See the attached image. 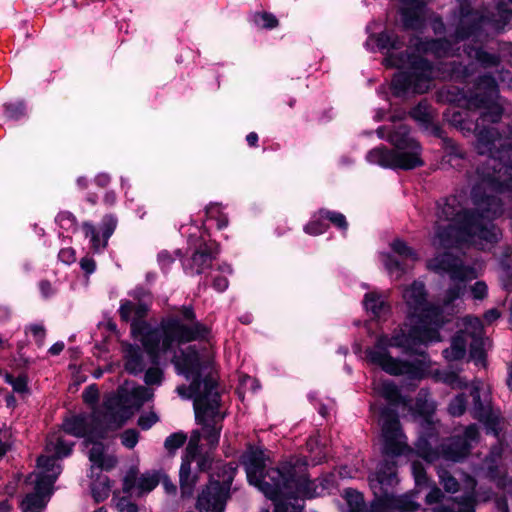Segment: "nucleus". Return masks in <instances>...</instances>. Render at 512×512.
Wrapping results in <instances>:
<instances>
[{
  "mask_svg": "<svg viewBox=\"0 0 512 512\" xmlns=\"http://www.w3.org/2000/svg\"><path fill=\"white\" fill-rule=\"evenodd\" d=\"M391 121L393 125L381 126L376 132L379 138L387 140L394 148H374L367 153V161L390 169L411 170L422 166L421 147L410 135L408 126L402 123L396 125V116H392Z\"/></svg>",
  "mask_w": 512,
  "mask_h": 512,
  "instance_id": "obj_7",
  "label": "nucleus"
},
{
  "mask_svg": "<svg viewBox=\"0 0 512 512\" xmlns=\"http://www.w3.org/2000/svg\"><path fill=\"white\" fill-rule=\"evenodd\" d=\"M56 222L66 231H75L77 226L76 217L69 211H62L56 216Z\"/></svg>",
  "mask_w": 512,
  "mask_h": 512,
  "instance_id": "obj_43",
  "label": "nucleus"
},
{
  "mask_svg": "<svg viewBox=\"0 0 512 512\" xmlns=\"http://www.w3.org/2000/svg\"><path fill=\"white\" fill-rule=\"evenodd\" d=\"M381 437L383 453L389 456H410L414 452L427 462L440 458L446 461L459 462L464 459L471 449L470 444L460 437H452L441 446V450L434 449L429 439L420 436L416 442L415 450L407 443L403 434L397 412L384 407L380 412Z\"/></svg>",
  "mask_w": 512,
  "mask_h": 512,
  "instance_id": "obj_4",
  "label": "nucleus"
},
{
  "mask_svg": "<svg viewBox=\"0 0 512 512\" xmlns=\"http://www.w3.org/2000/svg\"><path fill=\"white\" fill-rule=\"evenodd\" d=\"M27 331H30L38 345H43L46 336V330L41 324H32L27 327Z\"/></svg>",
  "mask_w": 512,
  "mask_h": 512,
  "instance_id": "obj_55",
  "label": "nucleus"
},
{
  "mask_svg": "<svg viewBox=\"0 0 512 512\" xmlns=\"http://www.w3.org/2000/svg\"><path fill=\"white\" fill-rule=\"evenodd\" d=\"M148 306L140 302L124 300L121 302L119 314L124 321H132L133 332L137 329V321L145 317Z\"/></svg>",
  "mask_w": 512,
  "mask_h": 512,
  "instance_id": "obj_24",
  "label": "nucleus"
},
{
  "mask_svg": "<svg viewBox=\"0 0 512 512\" xmlns=\"http://www.w3.org/2000/svg\"><path fill=\"white\" fill-rule=\"evenodd\" d=\"M471 396L473 398L472 412H473L474 418H476L480 421L487 420L489 413H490V409L487 405H484L482 403L481 397H480V389L478 386H473V388L471 390Z\"/></svg>",
  "mask_w": 512,
  "mask_h": 512,
  "instance_id": "obj_35",
  "label": "nucleus"
},
{
  "mask_svg": "<svg viewBox=\"0 0 512 512\" xmlns=\"http://www.w3.org/2000/svg\"><path fill=\"white\" fill-rule=\"evenodd\" d=\"M377 46L380 50H395L403 46V41L393 32L384 31L376 38Z\"/></svg>",
  "mask_w": 512,
  "mask_h": 512,
  "instance_id": "obj_34",
  "label": "nucleus"
},
{
  "mask_svg": "<svg viewBox=\"0 0 512 512\" xmlns=\"http://www.w3.org/2000/svg\"><path fill=\"white\" fill-rule=\"evenodd\" d=\"M410 46L420 54H432L437 58L454 55V49L446 39L423 40L419 37H413L410 40Z\"/></svg>",
  "mask_w": 512,
  "mask_h": 512,
  "instance_id": "obj_21",
  "label": "nucleus"
},
{
  "mask_svg": "<svg viewBox=\"0 0 512 512\" xmlns=\"http://www.w3.org/2000/svg\"><path fill=\"white\" fill-rule=\"evenodd\" d=\"M208 327L196 319L192 306H182L176 314L163 318L156 328H146L141 342L149 354L151 362L156 364L160 354L170 351L175 344L206 339Z\"/></svg>",
  "mask_w": 512,
  "mask_h": 512,
  "instance_id": "obj_6",
  "label": "nucleus"
},
{
  "mask_svg": "<svg viewBox=\"0 0 512 512\" xmlns=\"http://www.w3.org/2000/svg\"><path fill=\"white\" fill-rule=\"evenodd\" d=\"M125 369L130 374L141 373L146 363L144 361V353L139 346L128 345L125 348Z\"/></svg>",
  "mask_w": 512,
  "mask_h": 512,
  "instance_id": "obj_27",
  "label": "nucleus"
},
{
  "mask_svg": "<svg viewBox=\"0 0 512 512\" xmlns=\"http://www.w3.org/2000/svg\"><path fill=\"white\" fill-rule=\"evenodd\" d=\"M501 281L503 288L511 292L512 291V262L504 261L502 262V273H501Z\"/></svg>",
  "mask_w": 512,
  "mask_h": 512,
  "instance_id": "obj_51",
  "label": "nucleus"
},
{
  "mask_svg": "<svg viewBox=\"0 0 512 512\" xmlns=\"http://www.w3.org/2000/svg\"><path fill=\"white\" fill-rule=\"evenodd\" d=\"M117 508L120 512H138L137 505L125 497L119 499Z\"/></svg>",
  "mask_w": 512,
  "mask_h": 512,
  "instance_id": "obj_60",
  "label": "nucleus"
},
{
  "mask_svg": "<svg viewBox=\"0 0 512 512\" xmlns=\"http://www.w3.org/2000/svg\"><path fill=\"white\" fill-rule=\"evenodd\" d=\"M467 400L465 394H459L454 397L448 406V411L452 416H461L466 410Z\"/></svg>",
  "mask_w": 512,
  "mask_h": 512,
  "instance_id": "obj_48",
  "label": "nucleus"
},
{
  "mask_svg": "<svg viewBox=\"0 0 512 512\" xmlns=\"http://www.w3.org/2000/svg\"><path fill=\"white\" fill-rule=\"evenodd\" d=\"M274 512H302V506L298 503L279 502L275 503Z\"/></svg>",
  "mask_w": 512,
  "mask_h": 512,
  "instance_id": "obj_58",
  "label": "nucleus"
},
{
  "mask_svg": "<svg viewBox=\"0 0 512 512\" xmlns=\"http://www.w3.org/2000/svg\"><path fill=\"white\" fill-rule=\"evenodd\" d=\"M382 495L378 496L374 491L376 498L372 501L367 512H414L419 505L412 502L407 497H398L387 490H380Z\"/></svg>",
  "mask_w": 512,
  "mask_h": 512,
  "instance_id": "obj_17",
  "label": "nucleus"
},
{
  "mask_svg": "<svg viewBox=\"0 0 512 512\" xmlns=\"http://www.w3.org/2000/svg\"><path fill=\"white\" fill-rule=\"evenodd\" d=\"M440 484L449 493H455L459 489V483L447 470L439 468L437 471Z\"/></svg>",
  "mask_w": 512,
  "mask_h": 512,
  "instance_id": "obj_40",
  "label": "nucleus"
},
{
  "mask_svg": "<svg viewBox=\"0 0 512 512\" xmlns=\"http://www.w3.org/2000/svg\"><path fill=\"white\" fill-rule=\"evenodd\" d=\"M241 462L245 467L247 479L249 483L257 487L264 494V487L277 484L284 471L289 467L287 463L281 464L279 467L271 468L264 473L266 457L264 451L259 447H249L242 455Z\"/></svg>",
  "mask_w": 512,
  "mask_h": 512,
  "instance_id": "obj_12",
  "label": "nucleus"
},
{
  "mask_svg": "<svg viewBox=\"0 0 512 512\" xmlns=\"http://www.w3.org/2000/svg\"><path fill=\"white\" fill-rule=\"evenodd\" d=\"M139 432L136 429H127L120 435L121 443L128 449L134 448L139 441Z\"/></svg>",
  "mask_w": 512,
  "mask_h": 512,
  "instance_id": "obj_50",
  "label": "nucleus"
},
{
  "mask_svg": "<svg viewBox=\"0 0 512 512\" xmlns=\"http://www.w3.org/2000/svg\"><path fill=\"white\" fill-rule=\"evenodd\" d=\"M158 262L162 269H168L174 262V257L168 251H161L158 254Z\"/></svg>",
  "mask_w": 512,
  "mask_h": 512,
  "instance_id": "obj_63",
  "label": "nucleus"
},
{
  "mask_svg": "<svg viewBox=\"0 0 512 512\" xmlns=\"http://www.w3.org/2000/svg\"><path fill=\"white\" fill-rule=\"evenodd\" d=\"M469 341L464 334H456L449 348L443 350V356L448 361H457L465 357Z\"/></svg>",
  "mask_w": 512,
  "mask_h": 512,
  "instance_id": "obj_30",
  "label": "nucleus"
},
{
  "mask_svg": "<svg viewBox=\"0 0 512 512\" xmlns=\"http://www.w3.org/2000/svg\"><path fill=\"white\" fill-rule=\"evenodd\" d=\"M110 482L107 477L99 478L91 486L93 498L96 502H100L108 498L110 493Z\"/></svg>",
  "mask_w": 512,
  "mask_h": 512,
  "instance_id": "obj_39",
  "label": "nucleus"
},
{
  "mask_svg": "<svg viewBox=\"0 0 512 512\" xmlns=\"http://www.w3.org/2000/svg\"><path fill=\"white\" fill-rule=\"evenodd\" d=\"M448 100H463L470 109H483L474 124L463 120L460 113L453 114V122L461 130L474 132L476 151L488 156V159L485 165L477 168L479 181L471 190L473 210L465 209L456 195L437 202L432 245L440 249L451 248L462 242L497 243L502 238V232L492 220L502 215L503 203L497 196L487 192L512 194L511 140L502 137L495 127L486 126L487 122H500L504 113L498 84L494 77L486 74L478 78L474 92L466 94L457 89V94Z\"/></svg>",
  "mask_w": 512,
  "mask_h": 512,
  "instance_id": "obj_1",
  "label": "nucleus"
},
{
  "mask_svg": "<svg viewBox=\"0 0 512 512\" xmlns=\"http://www.w3.org/2000/svg\"><path fill=\"white\" fill-rule=\"evenodd\" d=\"M58 258L65 264H71L75 261V251L72 248H63L59 251Z\"/></svg>",
  "mask_w": 512,
  "mask_h": 512,
  "instance_id": "obj_62",
  "label": "nucleus"
},
{
  "mask_svg": "<svg viewBox=\"0 0 512 512\" xmlns=\"http://www.w3.org/2000/svg\"><path fill=\"white\" fill-rule=\"evenodd\" d=\"M80 267L86 275H91L96 270V262L93 258L86 256L80 260Z\"/></svg>",
  "mask_w": 512,
  "mask_h": 512,
  "instance_id": "obj_61",
  "label": "nucleus"
},
{
  "mask_svg": "<svg viewBox=\"0 0 512 512\" xmlns=\"http://www.w3.org/2000/svg\"><path fill=\"white\" fill-rule=\"evenodd\" d=\"M372 386L374 392L391 405H397L400 402L401 394L399 388L392 381L374 379Z\"/></svg>",
  "mask_w": 512,
  "mask_h": 512,
  "instance_id": "obj_28",
  "label": "nucleus"
},
{
  "mask_svg": "<svg viewBox=\"0 0 512 512\" xmlns=\"http://www.w3.org/2000/svg\"><path fill=\"white\" fill-rule=\"evenodd\" d=\"M5 116L9 120H19L25 116V105L22 101L4 105Z\"/></svg>",
  "mask_w": 512,
  "mask_h": 512,
  "instance_id": "obj_42",
  "label": "nucleus"
},
{
  "mask_svg": "<svg viewBox=\"0 0 512 512\" xmlns=\"http://www.w3.org/2000/svg\"><path fill=\"white\" fill-rule=\"evenodd\" d=\"M369 482L373 490H385L384 487H392L397 483L396 463L390 460L381 462L376 472L369 477Z\"/></svg>",
  "mask_w": 512,
  "mask_h": 512,
  "instance_id": "obj_23",
  "label": "nucleus"
},
{
  "mask_svg": "<svg viewBox=\"0 0 512 512\" xmlns=\"http://www.w3.org/2000/svg\"><path fill=\"white\" fill-rule=\"evenodd\" d=\"M136 405L140 406L153 397V392L145 386L133 387L130 391Z\"/></svg>",
  "mask_w": 512,
  "mask_h": 512,
  "instance_id": "obj_47",
  "label": "nucleus"
},
{
  "mask_svg": "<svg viewBox=\"0 0 512 512\" xmlns=\"http://www.w3.org/2000/svg\"><path fill=\"white\" fill-rule=\"evenodd\" d=\"M217 254L218 248L214 243L201 242L190 257L182 260L184 272L191 276L202 274L212 266Z\"/></svg>",
  "mask_w": 512,
  "mask_h": 512,
  "instance_id": "obj_15",
  "label": "nucleus"
},
{
  "mask_svg": "<svg viewBox=\"0 0 512 512\" xmlns=\"http://www.w3.org/2000/svg\"><path fill=\"white\" fill-rule=\"evenodd\" d=\"M413 119L420 123H428L430 121L429 105L425 101H421L416 107L410 111Z\"/></svg>",
  "mask_w": 512,
  "mask_h": 512,
  "instance_id": "obj_45",
  "label": "nucleus"
},
{
  "mask_svg": "<svg viewBox=\"0 0 512 512\" xmlns=\"http://www.w3.org/2000/svg\"><path fill=\"white\" fill-rule=\"evenodd\" d=\"M83 444L88 449L87 455L92 463V468L110 470L116 465L117 459L113 455L105 453V447L102 442L92 441L90 438H87Z\"/></svg>",
  "mask_w": 512,
  "mask_h": 512,
  "instance_id": "obj_22",
  "label": "nucleus"
},
{
  "mask_svg": "<svg viewBox=\"0 0 512 512\" xmlns=\"http://www.w3.org/2000/svg\"><path fill=\"white\" fill-rule=\"evenodd\" d=\"M425 285L414 281L403 292L408 307L407 323L389 337H378L366 350L367 360L391 375L421 379L430 366L423 345L441 341L440 327L447 321L442 309L427 301Z\"/></svg>",
  "mask_w": 512,
  "mask_h": 512,
  "instance_id": "obj_2",
  "label": "nucleus"
},
{
  "mask_svg": "<svg viewBox=\"0 0 512 512\" xmlns=\"http://www.w3.org/2000/svg\"><path fill=\"white\" fill-rule=\"evenodd\" d=\"M401 20L405 29L421 30L425 25L427 0H399Z\"/></svg>",
  "mask_w": 512,
  "mask_h": 512,
  "instance_id": "obj_18",
  "label": "nucleus"
},
{
  "mask_svg": "<svg viewBox=\"0 0 512 512\" xmlns=\"http://www.w3.org/2000/svg\"><path fill=\"white\" fill-rule=\"evenodd\" d=\"M83 401L89 405H95L99 398V391L96 385H90L82 393Z\"/></svg>",
  "mask_w": 512,
  "mask_h": 512,
  "instance_id": "obj_54",
  "label": "nucleus"
},
{
  "mask_svg": "<svg viewBox=\"0 0 512 512\" xmlns=\"http://www.w3.org/2000/svg\"><path fill=\"white\" fill-rule=\"evenodd\" d=\"M325 219L320 218V215L317 213L314 215L313 219L304 227V231L307 234L316 236L323 234L327 228L328 225L324 222Z\"/></svg>",
  "mask_w": 512,
  "mask_h": 512,
  "instance_id": "obj_41",
  "label": "nucleus"
},
{
  "mask_svg": "<svg viewBox=\"0 0 512 512\" xmlns=\"http://www.w3.org/2000/svg\"><path fill=\"white\" fill-rule=\"evenodd\" d=\"M363 304L365 309L371 312L375 317H380L387 310L383 296L376 292L367 293L364 297Z\"/></svg>",
  "mask_w": 512,
  "mask_h": 512,
  "instance_id": "obj_32",
  "label": "nucleus"
},
{
  "mask_svg": "<svg viewBox=\"0 0 512 512\" xmlns=\"http://www.w3.org/2000/svg\"><path fill=\"white\" fill-rule=\"evenodd\" d=\"M443 498V493L440 488L433 486L428 494L426 495V503L434 504L439 502Z\"/></svg>",
  "mask_w": 512,
  "mask_h": 512,
  "instance_id": "obj_64",
  "label": "nucleus"
},
{
  "mask_svg": "<svg viewBox=\"0 0 512 512\" xmlns=\"http://www.w3.org/2000/svg\"><path fill=\"white\" fill-rule=\"evenodd\" d=\"M470 346V359L475 362L476 365L485 366L486 353L484 349V338L474 339L469 341Z\"/></svg>",
  "mask_w": 512,
  "mask_h": 512,
  "instance_id": "obj_38",
  "label": "nucleus"
},
{
  "mask_svg": "<svg viewBox=\"0 0 512 512\" xmlns=\"http://www.w3.org/2000/svg\"><path fill=\"white\" fill-rule=\"evenodd\" d=\"M117 224L118 220L112 214H107L102 218L99 229L92 222L85 221L82 223L84 236L89 239L90 248L93 252L101 253L107 248L108 241L113 235Z\"/></svg>",
  "mask_w": 512,
  "mask_h": 512,
  "instance_id": "obj_14",
  "label": "nucleus"
},
{
  "mask_svg": "<svg viewBox=\"0 0 512 512\" xmlns=\"http://www.w3.org/2000/svg\"><path fill=\"white\" fill-rule=\"evenodd\" d=\"M253 20L255 24L266 29H272L278 26L277 18L273 14L267 12L256 13L253 16Z\"/></svg>",
  "mask_w": 512,
  "mask_h": 512,
  "instance_id": "obj_46",
  "label": "nucleus"
},
{
  "mask_svg": "<svg viewBox=\"0 0 512 512\" xmlns=\"http://www.w3.org/2000/svg\"><path fill=\"white\" fill-rule=\"evenodd\" d=\"M471 293H472L474 299L483 300L487 296L488 287L485 282L477 281L471 287Z\"/></svg>",
  "mask_w": 512,
  "mask_h": 512,
  "instance_id": "obj_57",
  "label": "nucleus"
},
{
  "mask_svg": "<svg viewBox=\"0 0 512 512\" xmlns=\"http://www.w3.org/2000/svg\"><path fill=\"white\" fill-rule=\"evenodd\" d=\"M173 363L179 374L191 380L190 397L194 400L195 419L202 427L201 431H192L186 447L185 457L193 459L198 452L202 433L212 447L218 445L225 418V413L219 410L220 395L211 373L213 353L206 348L198 351L195 346H190L180 356L175 355Z\"/></svg>",
  "mask_w": 512,
  "mask_h": 512,
  "instance_id": "obj_3",
  "label": "nucleus"
},
{
  "mask_svg": "<svg viewBox=\"0 0 512 512\" xmlns=\"http://www.w3.org/2000/svg\"><path fill=\"white\" fill-rule=\"evenodd\" d=\"M475 495L468 493L466 495L453 498L451 505H440L433 509V512H475Z\"/></svg>",
  "mask_w": 512,
  "mask_h": 512,
  "instance_id": "obj_26",
  "label": "nucleus"
},
{
  "mask_svg": "<svg viewBox=\"0 0 512 512\" xmlns=\"http://www.w3.org/2000/svg\"><path fill=\"white\" fill-rule=\"evenodd\" d=\"M159 484V478L156 474L145 473L137 477L135 471H129L123 480V492L129 495L134 493L141 496L151 492Z\"/></svg>",
  "mask_w": 512,
  "mask_h": 512,
  "instance_id": "obj_20",
  "label": "nucleus"
},
{
  "mask_svg": "<svg viewBox=\"0 0 512 512\" xmlns=\"http://www.w3.org/2000/svg\"><path fill=\"white\" fill-rule=\"evenodd\" d=\"M163 379V373L159 368H149L144 377V381L147 385H160Z\"/></svg>",
  "mask_w": 512,
  "mask_h": 512,
  "instance_id": "obj_53",
  "label": "nucleus"
},
{
  "mask_svg": "<svg viewBox=\"0 0 512 512\" xmlns=\"http://www.w3.org/2000/svg\"><path fill=\"white\" fill-rule=\"evenodd\" d=\"M427 267L440 275H449L453 282L446 292L445 306H449L454 300L460 298L465 292L466 282L477 277L473 267L463 265L460 258L450 253H444L429 260Z\"/></svg>",
  "mask_w": 512,
  "mask_h": 512,
  "instance_id": "obj_11",
  "label": "nucleus"
},
{
  "mask_svg": "<svg viewBox=\"0 0 512 512\" xmlns=\"http://www.w3.org/2000/svg\"><path fill=\"white\" fill-rule=\"evenodd\" d=\"M390 246L392 251L401 257L403 261L416 262L418 260L416 251L408 246L406 242L396 239ZM382 261L390 275L400 278L405 273V262L398 261L393 255L388 253L382 254Z\"/></svg>",
  "mask_w": 512,
  "mask_h": 512,
  "instance_id": "obj_16",
  "label": "nucleus"
},
{
  "mask_svg": "<svg viewBox=\"0 0 512 512\" xmlns=\"http://www.w3.org/2000/svg\"><path fill=\"white\" fill-rule=\"evenodd\" d=\"M385 62L387 66L406 68L396 73L392 80L393 94L397 97L426 93L434 78L457 80L469 75L468 68L456 61L442 62L434 68L428 60L408 53H391Z\"/></svg>",
  "mask_w": 512,
  "mask_h": 512,
  "instance_id": "obj_5",
  "label": "nucleus"
},
{
  "mask_svg": "<svg viewBox=\"0 0 512 512\" xmlns=\"http://www.w3.org/2000/svg\"><path fill=\"white\" fill-rule=\"evenodd\" d=\"M464 329L459 331L458 334H464L468 341L483 338V325L479 318L466 316L463 318Z\"/></svg>",
  "mask_w": 512,
  "mask_h": 512,
  "instance_id": "obj_31",
  "label": "nucleus"
},
{
  "mask_svg": "<svg viewBox=\"0 0 512 512\" xmlns=\"http://www.w3.org/2000/svg\"><path fill=\"white\" fill-rule=\"evenodd\" d=\"M187 440V436L183 432H176L169 435L164 442V447L169 452H174L180 448Z\"/></svg>",
  "mask_w": 512,
  "mask_h": 512,
  "instance_id": "obj_44",
  "label": "nucleus"
},
{
  "mask_svg": "<svg viewBox=\"0 0 512 512\" xmlns=\"http://www.w3.org/2000/svg\"><path fill=\"white\" fill-rule=\"evenodd\" d=\"M224 470L228 476L222 483L211 480L199 494L196 502L199 512H224L236 468L225 465Z\"/></svg>",
  "mask_w": 512,
  "mask_h": 512,
  "instance_id": "obj_13",
  "label": "nucleus"
},
{
  "mask_svg": "<svg viewBox=\"0 0 512 512\" xmlns=\"http://www.w3.org/2000/svg\"><path fill=\"white\" fill-rule=\"evenodd\" d=\"M73 443L63 440L60 432L47 437L46 452L50 455H41L37 460L39 473L34 475V492L26 495L21 503L23 512H42L52 494L53 484L62 471L58 460L67 457L72 452Z\"/></svg>",
  "mask_w": 512,
  "mask_h": 512,
  "instance_id": "obj_8",
  "label": "nucleus"
},
{
  "mask_svg": "<svg viewBox=\"0 0 512 512\" xmlns=\"http://www.w3.org/2000/svg\"><path fill=\"white\" fill-rule=\"evenodd\" d=\"M487 20L486 16L480 15L478 12L461 10L457 27L455 30V41L459 42L466 39L476 40L481 35L483 23Z\"/></svg>",
  "mask_w": 512,
  "mask_h": 512,
  "instance_id": "obj_19",
  "label": "nucleus"
},
{
  "mask_svg": "<svg viewBox=\"0 0 512 512\" xmlns=\"http://www.w3.org/2000/svg\"><path fill=\"white\" fill-rule=\"evenodd\" d=\"M345 499L348 504V512H367V506L363 495L355 490H345Z\"/></svg>",
  "mask_w": 512,
  "mask_h": 512,
  "instance_id": "obj_36",
  "label": "nucleus"
},
{
  "mask_svg": "<svg viewBox=\"0 0 512 512\" xmlns=\"http://www.w3.org/2000/svg\"><path fill=\"white\" fill-rule=\"evenodd\" d=\"M192 459L184 457L179 470V482L182 497H191L197 483V476L191 472Z\"/></svg>",
  "mask_w": 512,
  "mask_h": 512,
  "instance_id": "obj_25",
  "label": "nucleus"
},
{
  "mask_svg": "<svg viewBox=\"0 0 512 512\" xmlns=\"http://www.w3.org/2000/svg\"><path fill=\"white\" fill-rule=\"evenodd\" d=\"M8 382L12 385L15 392L23 393L27 390V381L24 377L13 378L9 376Z\"/></svg>",
  "mask_w": 512,
  "mask_h": 512,
  "instance_id": "obj_59",
  "label": "nucleus"
},
{
  "mask_svg": "<svg viewBox=\"0 0 512 512\" xmlns=\"http://www.w3.org/2000/svg\"><path fill=\"white\" fill-rule=\"evenodd\" d=\"M468 58L475 60L481 66L494 67L500 63V56L483 50L481 47L467 46L464 49Z\"/></svg>",
  "mask_w": 512,
  "mask_h": 512,
  "instance_id": "obj_29",
  "label": "nucleus"
},
{
  "mask_svg": "<svg viewBox=\"0 0 512 512\" xmlns=\"http://www.w3.org/2000/svg\"><path fill=\"white\" fill-rule=\"evenodd\" d=\"M127 419V408L120 397L110 395L106 397L100 409L95 410L91 416L77 415L64 420L62 429L74 437H85L91 431V422H97L106 429L118 428Z\"/></svg>",
  "mask_w": 512,
  "mask_h": 512,
  "instance_id": "obj_9",
  "label": "nucleus"
},
{
  "mask_svg": "<svg viewBox=\"0 0 512 512\" xmlns=\"http://www.w3.org/2000/svg\"><path fill=\"white\" fill-rule=\"evenodd\" d=\"M412 472L414 475L415 482L418 486L427 484L426 473L421 464L413 462L412 463Z\"/></svg>",
  "mask_w": 512,
  "mask_h": 512,
  "instance_id": "obj_56",
  "label": "nucleus"
},
{
  "mask_svg": "<svg viewBox=\"0 0 512 512\" xmlns=\"http://www.w3.org/2000/svg\"><path fill=\"white\" fill-rule=\"evenodd\" d=\"M289 469L284 471L283 477L277 484L264 487V495L276 503L285 499H297L298 497L313 498L321 495L326 489V480H310L305 475L297 476L295 467L287 463Z\"/></svg>",
  "mask_w": 512,
  "mask_h": 512,
  "instance_id": "obj_10",
  "label": "nucleus"
},
{
  "mask_svg": "<svg viewBox=\"0 0 512 512\" xmlns=\"http://www.w3.org/2000/svg\"><path fill=\"white\" fill-rule=\"evenodd\" d=\"M318 214L320 215V218L330 221L335 227L343 231H347L348 222L344 214L328 209H320Z\"/></svg>",
  "mask_w": 512,
  "mask_h": 512,
  "instance_id": "obj_37",
  "label": "nucleus"
},
{
  "mask_svg": "<svg viewBox=\"0 0 512 512\" xmlns=\"http://www.w3.org/2000/svg\"><path fill=\"white\" fill-rule=\"evenodd\" d=\"M497 14L493 15L497 29H502L512 19V0H499L496 7Z\"/></svg>",
  "mask_w": 512,
  "mask_h": 512,
  "instance_id": "obj_33",
  "label": "nucleus"
},
{
  "mask_svg": "<svg viewBox=\"0 0 512 512\" xmlns=\"http://www.w3.org/2000/svg\"><path fill=\"white\" fill-rule=\"evenodd\" d=\"M439 380L448 384L453 388H465L467 386V382L459 377V375L455 372H443L438 374Z\"/></svg>",
  "mask_w": 512,
  "mask_h": 512,
  "instance_id": "obj_49",
  "label": "nucleus"
},
{
  "mask_svg": "<svg viewBox=\"0 0 512 512\" xmlns=\"http://www.w3.org/2000/svg\"><path fill=\"white\" fill-rule=\"evenodd\" d=\"M159 421L158 415L154 411L143 413L138 418V426L142 430L150 429L154 424Z\"/></svg>",
  "mask_w": 512,
  "mask_h": 512,
  "instance_id": "obj_52",
  "label": "nucleus"
}]
</instances>
